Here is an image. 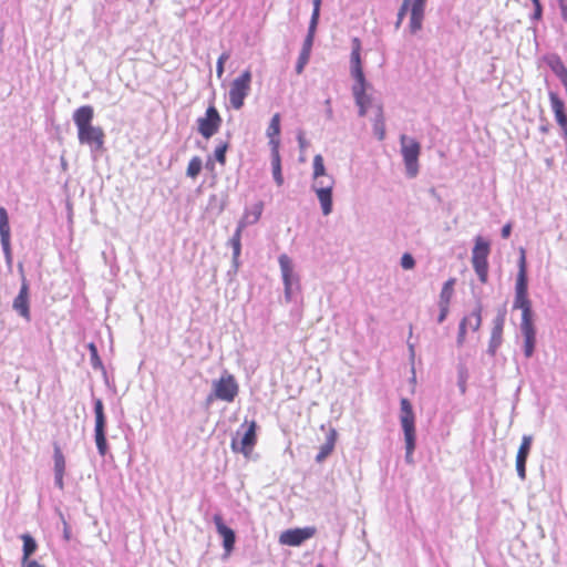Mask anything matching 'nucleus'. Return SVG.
<instances>
[{
  "label": "nucleus",
  "instance_id": "f257e3e1",
  "mask_svg": "<svg viewBox=\"0 0 567 567\" xmlns=\"http://www.w3.org/2000/svg\"><path fill=\"white\" fill-rule=\"evenodd\" d=\"M72 118L78 128L79 143L89 146L92 153L101 152L104 148L105 133L101 126L92 124L94 109L82 105L73 112Z\"/></svg>",
  "mask_w": 567,
  "mask_h": 567
},
{
  "label": "nucleus",
  "instance_id": "f03ea898",
  "mask_svg": "<svg viewBox=\"0 0 567 567\" xmlns=\"http://www.w3.org/2000/svg\"><path fill=\"white\" fill-rule=\"evenodd\" d=\"M400 423L404 434L405 442V462L413 463V453L416 447V433H415V415L413 406L409 399L402 398L400 401Z\"/></svg>",
  "mask_w": 567,
  "mask_h": 567
},
{
  "label": "nucleus",
  "instance_id": "7ed1b4c3",
  "mask_svg": "<svg viewBox=\"0 0 567 567\" xmlns=\"http://www.w3.org/2000/svg\"><path fill=\"white\" fill-rule=\"evenodd\" d=\"M400 145L406 176L414 178L419 174L421 144L415 138L402 134L400 136Z\"/></svg>",
  "mask_w": 567,
  "mask_h": 567
},
{
  "label": "nucleus",
  "instance_id": "20e7f679",
  "mask_svg": "<svg viewBox=\"0 0 567 567\" xmlns=\"http://www.w3.org/2000/svg\"><path fill=\"white\" fill-rule=\"evenodd\" d=\"M93 411L95 416L94 441L100 456L104 457L109 452L106 439V415L102 399H93Z\"/></svg>",
  "mask_w": 567,
  "mask_h": 567
},
{
  "label": "nucleus",
  "instance_id": "39448f33",
  "mask_svg": "<svg viewBox=\"0 0 567 567\" xmlns=\"http://www.w3.org/2000/svg\"><path fill=\"white\" fill-rule=\"evenodd\" d=\"M251 80V71L247 69L230 83L228 97L234 110H240L244 106L245 99L250 93Z\"/></svg>",
  "mask_w": 567,
  "mask_h": 567
},
{
  "label": "nucleus",
  "instance_id": "423d86ee",
  "mask_svg": "<svg viewBox=\"0 0 567 567\" xmlns=\"http://www.w3.org/2000/svg\"><path fill=\"white\" fill-rule=\"evenodd\" d=\"M278 264L284 282L285 300L291 302L295 290L299 289V277L295 274L292 259L288 255L281 254L278 257Z\"/></svg>",
  "mask_w": 567,
  "mask_h": 567
},
{
  "label": "nucleus",
  "instance_id": "0eeeda50",
  "mask_svg": "<svg viewBox=\"0 0 567 567\" xmlns=\"http://www.w3.org/2000/svg\"><path fill=\"white\" fill-rule=\"evenodd\" d=\"M212 388L218 400L228 403L234 402L239 392L235 377L227 371H224L219 379L213 381Z\"/></svg>",
  "mask_w": 567,
  "mask_h": 567
},
{
  "label": "nucleus",
  "instance_id": "6e6552de",
  "mask_svg": "<svg viewBox=\"0 0 567 567\" xmlns=\"http://www.w3.org/2000/svg\"><path fill=\"white\" fill-rule=\"evenodd\" d=\"M361 41L359 38H353L351 41V56H350V72L355 83L352 86V92L358 87L367 91L368 82L364 76L362 60H361Z\"/></svg>",
  "mask_w": 567,
  "mask_h": 567
},
{
  "label": "nucleus",
  "instance_id": "1a4fd4ad",
  "mask_svg": "<svg viewBox=\"0 0 567 567\" xmlns=\"http://www.w3.org/2000/svg\"><path fill=\"white\" fill-rule=\"evenodd\" d=\"M196 123L198 133L205 140H209L219 131L223 118L215 105L210 104L206 109L204 116L198 117Z\"/></svg>",
  "mask_w": 567,
  "mask_h": 567
},
{
  "label": "nucleus",
  "instance_id": "9d476101",
  "mask_svg": "<svg viewBox=\"0 0 567 567\" xmlns=\"http://www.w3.org/2000/svg\"><path fill=\"white\" fill-rule=\"evenodd\" d=\"M261 214L262 203H257L256 205H254V219H249L250 214L248 212H245L243 218L238 221L235 233L229 239V245L233 248L235 257H240L243 230L247 226L256 224L260 219Z\"/></svg>",
  "mask_w": 567,
  "mask_h": 567
},
{
  "label": "nucleus",
  "instance_id": "9b49d317",
  "mask_svg": "<svg viewBox=\"0 0 567 567\" xmlns=\"http://www.w3.org/2000/svg\"><path fill=\"white\" fill-rule=\"evenodd\" d=\"M257 442V423L251 421L248 426L244 430L241 434V439L238 440L237 436L231 440V450L235 453H241L245 456H248Z\"/></svg>",
  "mask_w": 567,
  "mask_h": 567
},
{
  "label": "nucleus",
  "instance_id": "f8f14e48",
  "mask_svg": "<svg viewBox=\"0 0 567 567\" xmlns=\"http://www.w3.org/2000/svg\"><path fill=\"white\" fill-rule=\"evenodd\" d=\"M315 534L316 528L310 526L303 528H290L280 534L279 543L281 545L297 547L302 545L306 540L313 537Z\"/></svg>",
  "mask_w": 567,
  "mask_h": 567
},
{
  "label": "nucleus",
  "instance_id": "ddd939ff",
  "mask_svg": "<svg viewBox=\"0 0 567 567\" xmlns=\"http://www.w3.org/2000/svg\"><path fill=\"white\" fill-rule=\"evenodd\" d=\"M333 185H334V179L332 177H328L327 185L312 184V186H311L312 190L317 195V198L321 206L322 214L324 216L330 215L333 209V197H332Z\"/></svg>",
  "mask_w": 567,
  "mask_h": 567
},
{
  "label": "nucleus",
  "instance_id": "4468645a",
  "mask_svg": "<svg viewBox=\"0 0 567 567\" xmlns=\"http://www.w3.org/2000/svg\"><path fill=\"white\" fill-rule=\"evenodd\" d=\"M213 523L215 524L218 535L223 538V547L226 556L230 555L236 544L235 530L225 524L220 514L213 516Z\"/></svg>",
  "mask_w": 567,
  "mask_h": 567
},
{
  "label": "nucleus",
  "instance_id": "2eb2a0df",
  "mask_svg": "<svg viewBox=\"0 0 567 567\" xmlns=\"http://www.w3.org/2000/svg\"><path fill=\"white\" fill-rule=\"evenodd\" d=\"M12 308L19 316L30 321L29 284L25 277H22L21 287L18 296L13 299Z\"/></svg>",
  "mask_w": 567,
  "mask_h": 567
},
{
  "label": "nucleus",
  "instance_id": "dca6fc26",
  "mask_svg": "<svg viewBox=\"0 0 567 567\" xmlns=\"http://www.w3.org/2000/svg\"><path fill=\"white\" fill-rule=\"evenodd\" d=\"M549 101L555 114V120L557 124L561 127L563 133H567V112L565 107L564 101L558 96L557 93L550 91L549 92Z\"/></svg>",
  "mask_w": 567,
  "mask_h": 567
},
{
  "label": "nucleus",
  "instance_id": "f3484780",
  "mask_svg": "<svg viewBox=\"0 0 567 567\" xmlns=\"http://www.w3.org/2000/svg\"><path fill=\"white\" fill-rule=\"evenodd\" d=\"M425 4L426 0H412L410 8L411 16L409 24L411 33H416L422 29Z\"/></svg>",
  "mask_w": 567,
  "mask_h": 567
},
{
  "label": "nucleus",
  "instance_id": "a211bd4d",
  "mask_svg": "<svg viewBox=\"0 0 567 567\" xmlns=\"http://www.w3.org/2000/svg\"><path fill=\"white\" fill-rule=\"evenodd\" d=\"M513 309L522 310L520 323L534 322V311L528 293H515Z\"/></svg>",
  "mask_w": 567,
  "mask_h": 567
},
{
  "label": "nucleus",
  "instance_id": "6ab92c4d",
  "mask_svg": "<svg viewBox=\"0 0 567 567\" xmlns=\"http://www.w3.org/2000/svg\"><path fill=\"white\" fill-rule=\"evenodd\" d=\"M520 331L524 337V355L532 358L536 347V329L534 322L520 323Z\"/></svg>",
  "mask_w": 567,
  "mask_h": 567
},
{
  "label": "nucleus",
  "instance_id": "aec40b11",
  "mask_svg": "<svg viewBox=\"0 0 567 567\" xmlns=\"http://www.w3.org/2000/svg\"><path fill=\"white\" fill-rule=\"evenodd\" d=\"M515 293H528L526 256L523 248L520 249V257L518 260V274L515 282Z\"/></svg>",
  "mask_w": 567,
  "mask_h": 567
},
{
  "label": "nucleus",
  "instance_id": "412c9836",
  "mask_svg": "<svg viewBox=\"0 0 567 567\" xmlns=\"http://www.w3.org/2000/svg\"><path fill=\"white\" fill-rule=\"evenodd\" d=\"M337 441V431L334 429H330L326 442L320 446L319 453L316 456L317 463H322L334 450Z\"/></svg>",
  "mask_w": 567,
  "mask_h": 567
},
{
  "label": "nucleus",
  "instance_id": "4be33fe9",
  "mask_svg": "<svg viewBox=\"0 0 567 567\" xmlns=\"http://www.w3.org/2000/svg\"><path fill=\"white\" fill-rule=\"evenodd\" d=\"M489 252V241L484 239L482 236H477L475 238V244L472 249V260H487Z\"/></svg>",
  "mask_w": 567,
  "mask_h": 567
},
{
  "label": "nucleus",
  "instance_id": "5701e85b",
  "mask_svg": "<svg viewBox=\"0 0 567 567\" xmlns=\"http://www.w3.org/2000/svg\"><path fill=\"white\" fill-rule=\"evenodd\" d=\"M21 539L23 542L21 563H25L31 560L30 557L37 551L38 544L34 537L30 534L21 535Z\"/></svg>",
  "mask_w": 567,
  "mask_h": 567
},
{
  "label": "nucleus",
  "instance_id": "b1692460",
  "mask_svg": "<svg viewBox=\"0 0 567 567\" xmlns=\"http://www.w3.org/2000/svg\"><path fill=\"white\" fill-rule=\"evenodd\" d=\"M548 65L560 80L561 84L567 82V68L558 55L551 56L548 61Z\"/></svg>",
  "mask_w": 567,
  "mask_h": 567
},
{
  "label": "nucleus",
  "instance_id": "393cba45",
  "mask_svg": "<svg viewBox=\"0 0 567 567\" xmlns=\"http://www.w3.org/2000/svg\"><path fill=\"white\" fill-rule=\"evenodd\" d=\"M11 239L9 215L3 206H0V240Z\"/></svg>",
  "mask_w": 567,
  "mask_h": 567
},
{
  "label": "nucleus",
  "instance_id": "a878e982",
  "mask_svg": "<svg viewBox=\"0 0 567 567\" xmlns=\"http://www.w3.org/2000/svg\"><path fill=\"white\" fill-rule=\"evenodd\" d=\"M454 285H455L454 278H451L443 284V287H442V290L440 293L439 305L450 306V302H451V299H452V296L454 292Z\"/></svg>",
  "mask_w": 567,
  "mask_h": 567
},
{
  "label": "nucleus",
  "instance_id": "bb28decb",
  "mask_svg": "<svg viewBox=\"0 0 567 567\" xmlns=\"http://www.w3.org/2000/svg\"><path fill=\"white\" fill-rule=\"evenodd\" d=\"M352 94L355 100V104L359 106V116H365L367 105L370 103V97L361 87H358V90L352 92Z\"/></svg>",
  "mask_w": 567,
  "mask_h": 567
},
{
  "label": "nucleus",
  "instance_id": "cd10ccee",
  "mask_svg": "<svg viewBox=\"0 0 567 567\" xmlns=\"http://www.w3.org/2000/svg\"><path fill=\"white\" fill-rule=\"evenodd\" d=\"M230 136H231L230 132H227V141L220 142L214 151V161H216L217 163H219L223 166L226 164V154L229 148Z\"/></svg>",
  "mask_w": 567,
  "mask_h": 567
},
{
  "label": "nucleus",
  "instance_id": "c85d7f7f",
  "mask_svg": "<svg viewBox=\"0 0 567 567\" xmlns=\"http://www.w3.org/2000/svg\"><path fill=\"white\" fill-rule=\"evenodd\" d=\"M482 310H483L482 302L477 301L476 306L473 309V311L471 312V315L468 317H466L468 319L467 323L471 326L473 331H477L481 328Z\"/></svg>",
  "mask_w": 567,
  "mask_h": 567
},
{
  "label": "nucleus",
  "instance_id": "c756f323",
  "mask_svg": "<svg viewBox=\"0 0 567 567\" xmlns=\"http://www.w3.org/2000/svg\"><path fill=\"white\" fill-rule=\"evenodd\" d=\"M373 133L379 141H383L385 137V125L381 107H379L378 114L374 118Z\"/></svg>",
  "mask_w": 567,
  "mask_h": 567
},
{
  "label": "nucleus",
  "instance_id": "7c9ffc66",
  "mask_svg": "<svg viewBox=\"0 0 567 567\" xmlns=\"http://www.w3.org/2000/svg\"><path fill=\"white\" fill-rule=\"evenodd\" d=\"M473 268L482 284H486L488 279V261L472 260Z\"/></svg>",
  "mask_w": 567,
  "mask_h": 567
},
{
  "label": "nucleus",
  "instance_id": "2f4dec72",
  "mask_svg": "<svg viewBox=\"0 0 567 567\" xmlns=\"http://www.w3.org/2000/svg\"><path fill=\"white\" fill-rule=\"evenodd\" d=\"M533 443V436L532 435H523L522 443L518 447L516 458L517 460H527L528 455L530 453Z\"/></svg>",
  "mask_w": 567,
  "mask_h": 567
},
{
  "label": "nucleus",
  "instance_id": "473e14b6",
  "mask_svg": "<svg viewBox=\"0 0 567 567\" xmlns=\"http://www.w3.org/2000/svg\"><path fill=\"white\" fill-rule=\"evenodd\" d=\"M503 342V331L492 330L487 353L492 357L496 354L497 349Z\"/></svg>",
  "mask_w": 567,
  "mask_h": 567
},
{
  "label": "nucleus",
  "instance_id": "72a5a7b5",
  "mask_svg": "<svg viewBox=\"0 0 567 567\" xmlns=\"http://www.w3.org/2000/svg\"><path fill=\"white\" fill-rule=\"evenodd\" d=\"M54 474L65 473V458L59 445H54L53 452Z\"/></svg>",
  "mask_w": 567,
  "mask_h": 567
},
{
  "label": "nucleus",
  "instance_id": "f704fd0d",
  "mask_svg": "<svg viewBox=\"0 0 567 567\" xmlns=\"http://www.w3.org/2000/svg\"><path fill=\"white\" fill-rule=\"evenodd\" d=\"M203 168V161L199 156H194L187 166L186 176L189 178H196Z\"/></svg>",
  "mask_w": 567,
  "mask_h": 567
},
{
  "label": "nucleus",
  "instance_id": "c9c22d12",
  "mask_svg": "<svg viewBox=\"0 0 567 567\" xmlns=\"http://www.w3.org/2000/svg\"><path fill=\"white\" fill-rule=\"evenodd\" d=\"M87 349L90 351V362L94 370H103L104 365L100 358L97 347L94 342H90L87 344Z\"/></svg>",
  "mask_w": 567,
  "mask_h": 567
},
{
  "label": "nucleus",
  "instance_id": "e433bc0d",
  "mask_svg": "<svg viewBox=\"0 0 567 567\" xmlns=\"http://www.w3.org/2000/svg\"><path fill=\"white\" fill-rule=\"evenodd\" d=\"M313 178L319 179L321 177H329L326 172V166L323 162V157L320 154L315 155L313 157Z\"/></svg>",
  "mask_w": 567,
  "mask_h": 567
},
{
  "label": "nucleus",
  "instance_id": "4c0bfd02",
  "mask_svg": "<svg viewBox=\"0 0 567 567\" xmlns=\"http://www.w3.org/2000/svg\"><path fill=\"white\" fill-rule=\"evenodd\" d=\"M280 114L279 113H276L272 115L271 120H270V123L267 127V136H279L280 135V132H281V127H280Z\"/></svg>",
  "mask_w": 567,
  "mask_h": 567
},
{
  "label": "nucleus",
  "instance_id": "58836bf2",
  "mask_svg": "<svg viewBox=\"0 0 567 567\" xmlns=\"http://www.w3.org/2000/svg\"><path fill=\"white\" fill-rule=\"evenodd\" d=\"M272 177L278 186L284 184V176L281 172V158L271 159Z\"/></svg>",
  "mask_w": 567,
  "mask_h": 567
},
{
  "label": "nucleus",
  "instance_id": "ea45409f",
  "mask_svg": "<svg viewBox=\"0 0 567 567\" xmlns=\"http://www.w3.org/2000/svg\"><path fill=\"white\" fill-rule=\"evenodd\" d=\"M2 246V251L6 259V265L11 270L13 257H12V250H11V239L0 240Z\"/></svg>",
  "mask_w": 567,
  "mask_h": 567
},
{
  "label": "nucleus",
  "instance_id": "a19ab883",
  "mask_svg": "<svg viewBox=\"0 0 567 567\" xmlns=\"http://www.w3.org/2000/svg\"><path fill=\"white\" fill-rule=\"evenodd\" d=\"M411 3H412V0H403L402 1V4L398 11V14H396V22H395V29H399L406 16V12L410 10L411 8Z\"/></svg>",
  "mask_w": 567,
  "mask_h": 567
},
{
  "label": "nucleus",
  "instance_id": "79ce46f5",
  "mask_svg": "<svg viewBox=\"0 0 567 567\" xmlns=\"http://www.w3.org/2000/svg\"><path fill=\"white\" fill-rule=\"evenodd\" d=\"M505 318H506V310L499 309L497 311V315L493 319V328L492 330L503 331L504 324H505Z\"/></svg>",
  "mask_w": 567,
  "mask_h": 567
},
{
  "label": "nucleus",
  "instance_id": "37998d69",
  "mask_svg": "<svg viewBox=\"0 0 567 567\" xmlns=\"http://www.w3.org/2000/svg\"><path fill=\"white\" fill-rule=\"evenodd\" d=\"M467 321L468 319L464 317L458 324V332L456 338L457 347H462L465 342Z\"/></svg>",
  "mask_w": 567,
  "mask_h": 567
},
{
  "label": "nucleus",
  "instance_id": "c03bdc74",
  "mask_svg": "<svg viewBox=\"0 0 567 567\" xmlns=\"http://www.w3.org/2000/svg\"><path fill=\"white\" fill-rule=\"evenodd\" d=\"M310 55L311 54H308V53H305V52L300 51L298 60H297V63H296V66H295V70H296L297 74H301L303 72L306 65L308 64V62L310 60Z\"/></svg>",
  "mask_w": 567,
  "mask_h": 567
},
{
  "label": "nucleus",
  "instance_id": "a18cd8bd",
  "mask_svg": "<svg viewBox=\"0 0 567 567\" xmlns=\"http://www.w3.org/2000/svg\"><path fill=\"white\" fill-rule=\"evenodd\" d=\"M268 137H269L271 159L281 158L280 153H279V147H280L279 136H268Z\"/></svg>",
  "mask_w": 567,
  "mask_h": 567
},
{
  "label": "nucleus",
  "instance_id": "49530a36",
  "mask_svg": "<svg viewBox=\"0 0 567 567\" xmlns=\"http://www.w3.org/2000/svg\"><path fill=\"white\" fill-rule=\"evenodd\" d=\"M401 267L405 270H411L415 267V259L410 252H404L401 257Z\"/></svg>",
  "mask_w": 567,
  "mask_h": 567
},
{
  "label": "nucleus",
  "instance_id": "de8ad7c7",
  "mask_svg": "<svg viewBox=\"0 0 567 567\" xmlns=\"http://www.w3.org/2000/svg\"><path fill=\"white\" fill-rule=\"evenodd\" d=\"M526 463H527V460H517L516 458V472H517L518 477L523 481L526 478Z\"/></svg>",
  "mask_w": 567,
  "mask_h": 567
},
{
  "label": "nucleus",
  "instance_id": "09e8293b",
  "mask_svg": "<svg viewBox=\"0 0 567 567\" xmlns=\"http://www.w3.org/2000/svg\"><path fill=\"white\" fill-rule=\"evenodd\" d=\"M313 41H315V37L313 35L310 37V35L307 34L305 40H303V43H302L301 52L311 54V50H312V47H313Z\"/></svg>",
  "mask_w": 567,
  "mask_h": 567
},
{
  "label": "nucleus",
  "instance_id": "8fccbe9b",
  "mask_svg": "<svg viewBox=\"0 0 567 567\" xmlns=\"http://www.w3.org/2000/svg\"><path fill=\"white\" fill-rule=\"evenodd\" d=\"M534 11L530 16L532 21H539L543 18V6L540 2L533 3Z\"/></svg>",
  "mask_w": 567,
  "mask_h": 567
},
{
  "label": "nucleus",
  "instance_id": "3c124183",
  "mask_svg": "<svg viewBox=\"0 0 567 567\" xmlns=\"http://www.w3.org/2000/svg\"><path fill=\"white\" fill-rule=\"evenodd\" d=\"M439 308H440V313L437 316V322L442 323V322L445 321V319L449 316L450 306H447V305H439Z\"/></svg>",
  "mask_w": 567,
  "mask_h": 567
},
{
  "label": "nucleus",
  "instance_id": "603ef678",
  "mask_svg": "<svg viewBox=\"0 0 567 567\" xmlns=\"http://www.w3.org/2000/svg\"><path fill=\"white\" fill-rule=\"evenodd\" d=\"M60 517H61V520L63 523V538H64V540L69 542L71 539V528L68 525V523L64 519L62 514H60Z\"/></svg>",
  "mask_w": 567,
  "mask_h": 567
},
{
  "label": "nucleus",
  "instance_id": "864d4df0",
  "mask_svg": "<svg viewBox=\"0 0 567 567\" xmlns=\"http://www.w3.org/2000/svg\"><path fill=\"white\" fill-rule=\"evenodd\" d=\"M297 141L300 150H305L309 145L308 141L305 138L303 132L301 131L297 135Z\"/></svg>",
  "mask_w": 567,
  "mask_h": 567
},
{
  "label": "nucleus",
  "instance_id": "5fc2aeb1",
  "mask_svg": "<svg viewBox=\"0 0 567 567\" xmlns=\"http://www.w3.org/2000/svg\"><path fill=\"white\" fill-rule=\"evenodd\" d=\"M561 18L567 22V2L565 0H558Z\"/></svg>",
  "mask_w": 567,
  "mask_h": 567
},
{
  "label": "nucleus",
  "instance_id": "6e6d98bb",
  "mask_svg": "<svg viewBox=\"0 0 567 567\" xmlns=\"http://www.w3.org/2000/svg\"><path fill=\"white\" fill-rule=\"evenodd\" d=\"M63 476H64V474H54V485L59 489H63L64 488Z\"/></svg>",
  "mask_w": 567,
  "mask_h": 567
},
{
  "label": "nucleus",
  "instance_id": "4d7b16f0",
  "mask_svg": "<svg viewBox=\"0 0 567 567\" xmlns=\"http://www.w3.org/2000/svg\"><path fill=\"white\" fill-rule=\"evenodd\" d=\"M511 234H512V225L508 223L503 226V228L501 230V236L506 239L511 236Z\"/></svg>",
  "mask_w": 567,
  "mask_h": 567
},
{
  "label": "nucleus",
  "instance_id": "13d9d810",
  "mask_svg": "<svg viewBox=\"0 0 567 567\" xmlns=\"http://www.w3.org/2000/svg\"><path fill=\"white\" fill-rule=\"evenodd\" d=\"M224 72H225V63H223L221 61H217V63H216L217 78L221 79Z\"/></svg>",
  "mask_w": 567,
  "mask_h": 567
},
{
  "label": "nucleus",
  "instance_id": "bf43d9fd",
  "mask_svg": "<svg viewBox=\"0 0 567 567\" xmlns=\"http://www.w3.org/2000/svg\"><path fill=\"white\" fill-rule=\"evenodd\" d=\"M317 28H318V23H316V22H309V27H308V32H307V34H308V35H310V37H311V35L316 37Z\"/></svg>",
  "mask_w": 567,
  "mask_h": 567
},
{
  "label": "nucleus",
  "instance_id": "052dcab7",
  "mask_svg": "<svg viewBox=\"0 0 567 567\" xmlns=\"http://www.w3.org/2000/svg\"><path fill=\"white\" fill-rule=\"evenodd\" d=\"M21 566L22 567H44L43 565H41L37 560H29V561H25V563H21Z\"/></svg>",
  "mask_w": 567,
  "mask_h": 567
},
{
  "label": "nucleus",
  "instance_id": "680f3d73",
  "mask_svg": "<svg viewBox=\"0 0 567 567\" xmlns=\"http://www.w3.org/2000/svg\"><path fill=\"white\" fill-rule=\"evenodd\" d=\"M319 18H320V10L312 9L310 22L319 23Z\"/></svg>",
  "mask_w": 567,
  "mask_h": 567
},
{
  "label": "nucleus",
  "instance_id": "e2e57ef3",
  "mask_svg": "<svg viewBox=\"0 0 567 567\" xmlns=\"http://www.w3.org/2000/svg\"><path fill=\"white\" fill-rule=\"evenodd\" d=\"M326 105L328 106L326 110V116L327 118L331 120L333 117V111L330 106V99L326 100Z\"/></svg>",
  "mask_w": 567,
  "mask_h": 567
},
{
  "label": "nucleus",
  "instance_id": "0e129e2a",
  "mask_svg": "<svg viewBox=\"0 0 567 567\" xmlns=\"http://www.w3.org/2000/svg\"><path fill=\"white\" fill-rule=\"evenodd\" d=\"M215 400H218L217 396L214 395V389L206 396V405H210Z\"/></svg>",
  "mask_w": 567,
  "mask_h": 567
},
{
  "label": "nucleus",
  "instance_id": "69168bd1",
  "mask_svg": "<svg viewBox=\"0 0 567 567\" xmlns=\"http://www.w3.org/2000/svg\"><path fill=\"white\" fill-rule=\"evenodd\" d=\"M231 262H233V271L237 272V270L239 268V257H235V255L233 254Z\"/></svg>",
  "mask_w": 567,
  "mask_h": 567
},
{
  "label": "nucleus",
  "instance_id": "338daca9",
  "mask_svg": "<svg viewBox=\"0 0 567 567\" xmlns=\"http://www.w3.org/2000/svg\"><path fill=\"white\" fill-rule=\"evenodd\" d=\"M230 58V53L229 52H223L218 60L217 61H221L223 63H226V61Z\"/></svg>",
  "mask_w": 567,
  "mask_h": 567
},
{
  "label": "nucleus",
  "instance_id": "774afa93",
  "mask_svg": "<svg viewBox=\"0 0 567 567\" xmlns=\"http://www.w3.org/2000/svg\"><path fill=\"white\" fill-rule=\"evenodd\" d=\"M539 131L544 134L548 133L549 132V127L547 124H544V125H540L539 126Z\"/></svg>",
  "mask_w": 567,
  "mask_h": 567
}]
</instances>
